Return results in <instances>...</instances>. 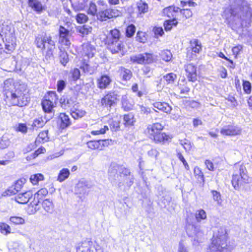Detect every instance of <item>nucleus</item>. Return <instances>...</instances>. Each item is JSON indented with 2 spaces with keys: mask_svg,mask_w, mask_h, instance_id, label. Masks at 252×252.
Listing matches in <instances>:
<instances>
[{
  "mask_svg": "<svg viewBox=\"0 0 252 252\" xmlns=\"http://www.w3.org/2000/svg\"><path fill=\"white\" fill-rule=\"evenodd\" d=\"M231 247L228 244L227 236L225 229L220 228L218 234L214 236L208 252H231Z\"/></svg>",
  "mask_w": 252,
  "mask_h": 252,
  "instance_id": "obj_3",
  "label": "nucleus"
},
{
  "mask_svg": "<svg viewBox=\"0 0 252 252\" xmlns=\"http://www.w3.org/2000/svg\"><path fill=\"white\" fill-rule=\"evenodd\" d=\"M122 107L125 111H129L132 109L133 104L129 102L126 95H123L122 97Z\"/></svg>",
  "mask_w": 252,
  "mask_h": 252,
  "instance_id": "obj_38",
  "label": "nucleus"
},
{
  "mask_svg": "<svg viewBox=\"0 0 252 252\" xmlns=\"http://www.w3.org/2000/svg\"><path fill=\"white\" fill-rule=\"evenodd\" d=\"M60 63L63 66H65L68 62V54L64 50L60 49Z\"/></svg>",
  "mask_w": 252,
  "mask_h": 252,
  "instance_id": "obj_42",
  "label": "nucleus"
},
{
  "mask_svg": "<svg viewBox=\"0 0 252 252\" xmlns=\"http://www.w3.org/2000/svg\"><path fill=\"white\" fill-rule=\"evenodd\" d=\"M120 166L116 163H112L108 169V178L111 182H114L116 180H120L119 179V175L118 171L120 170Z\"/></svg>",
  "mask_w": 252,
  "mask_h": 252,
  "instance_id": "obj_16",
  "label": "nucleus"
},
{
  "mask_svg": "<svg viewBox=\"0 0 252 252\" xmlns=\"http://www.w3.org/2000/svg\"><path fill=\"white\" fill-rule=\"evenodd\" d=\"M25 179H20L17 180L16 183L10 187L5 192L6 195H11L18 192L22 188L24 184Z\"/></svg>",
  "mask_w": 252,
  "mask_h": 252,
  "instance_id": "obj_21",
  "label": "nucleus"
},
{
  "mask_svg": "<svg viewBox=\"0 0 252 252\" xmlns=\"http://www.w3.org/2000/svg\"><path fill=\"white\" fill-rule=\"evenodd\" d=\"M69 175V170L67 168H63L60 171L57 180L60 182H62L66 179Z\"/></svg>",
  "mask_w": 252,
  "mask_h": 252,
  "instance_id": "obj_37",
  "label": "nucleus"
},
{
  "mask_svg": "<svg viewBox=\"0 0 252 252\" xmlns=\"http://www.w3.org/2000/svg\"><path fill=\"white\" fill-rule=\"evenodd\" d=\"M194 242L193 244H195V242L196 243H200L202 242V237L203 236V233L200 231H197L196 230H194Z\"/></svg>",
  "mask_w": 252,
  "mask_h": 252,
  "instance_id": "obj_63",
  "label": "nucleus"
},
{
  "mask_svg": "<svg viewBox=\"0 0 252 252\" xmlns=\"http://www.w3.org/2000/svg\"><path fill=\"white\" fill-rule=\"evenodd\" d=\"M180 144L183 147L186 152L189 151L192 147L191 143L188 140L185 139L180 141Z\"/></svg>",
  "mask_w": 252,
  "mask_h": 252,
  "instance_id": "obj_60",
  "label": "nucleus"
},
{
  "mask_svg": "<svg viewBox=\"0 0 252 252\" xmlns=\"http://www.w3.org/2000/svg\"><path fill=\"white\" fill-rule=\"evenodd\" d=\"M178 22L175 19L169 20L165 21L164 23V29L166 31H169L173 26L177 25Z\"/></svg>",
  "mask_w": 252,
  "mask_h": 252,
  "instance_id": "obj_46",
  "label": "nucleus"
},
{
  "mask_svg": "<svg viewBox=\"0 0 252 252\" xmlns=\"http://www.w3.org/2000/svg\"><path fill=\"white\" fill-rule=\"evenodd\" d=\"M121 33L119 30L114 29L110 31L107 36L106 41L121 40Z\"/></svg>",
  "mask_w": 252,
  "mask_h": 252,
  "instance_id": "obj_28",
  "label": "nucleus"
},
{
  "mask_svg": "<svg viewBox=\"0 0 252 252\" xmlns=\"http://www.w3.org/2000/svg\"><path fill=\"white\" fill-rule=\"evenodd\" d=\"M242 129L240 127L234 125H227L222 126L220 133L224 136H236L241 133Z\"/></svg>",
  "mask_w": 252,
  "mask_h": 252,
  "instance_id": "obj_11",
  "label": "nucleus"
},
{
  "mask_svg": "<svg viewBox=\"0 0 252 252\" xmlns=\"http://www.w3.org/2000/svg\"><path fill=\"white\" fill-rule=\"evenodd\" d=\"M180 8L174 6H170L163 10V14L169 18H174L179 11Z\"/></svg>",
  "mask_w": 252,
  "mask_h": 252,
  "instance_id": "obj_26",
  "label": "nucleus"
},
{
  "mask_svg": "<svg viewBox=\"0 0 252 252\" xmlns=\"http://www.w3.org/2000/svg\"><path fill=\"white\" fill-rule=\"evenodd\" d=\"M118 95L114 91L109 92L101 99V104L102 106L110 109L117 103Z\"/></svg>",
  "mask_w": 252,
  "mask_h": 252,
  "instance_id": "obj_9",
  "label": "nucleus"
},
{
  "mask_svg": "<svg viewBox=\"0 0 252 252\" xmlns=\"http://www.w3.org/2000/svg\"><path fill=\"white\" fill-rule=\"evenodd\" d=\"M49 98H45L42 101L41 105L44 112L52 114L53 112V108L55 107L54 102H56L57 95L55 92H51L49 94Z\"/></svg>",
  "mask_w": 252,
  "mask_h": 252,
  "instance_id": "obj_8",
  "label": "nucleus"
},
{
  "mask_svg": "<svg viewBox=\"0 0 252 252\" xmlns=\"http://www.w3.org/2000/svg\"><path fill=\"white\" fill-rule=\"evenodd\" d=\"M124 121L125 125L127 126H132L135 122V119L134 115L132 113H129L124 116Z\"/></svg>",
  "mask_w": 252,
  "mask_h": 252,
  "instance_id": "obj_34",
  "label": "nucleus"
},
{
  "mask_svg": "<svg viewBox=\"0 0 252 252\" xmlns=\"http://www.w3.org/2000/svg\"><path fill=\"white\" fill-rule=\"evenodd\" d=\"M70 74L71 75V77L73 81H77L80 78V70L77 68H74L71 70Z\"/></svg>",
  "mask_w": 252,
  "mask_h": 252,
  "instance_id": "obj_58",
  "label": "nucleus"
},
{
  "mask_svg": "<svg viewBox=\"0 0 252 252\" xmlns=\"http://www.w3.org/2000/svg\"><path fill=\"white\" fill-rule=\"evenodd\" d=\"M108 49L112 54L118 53L119 51H123L125 47L124 42L122 40H114L106 41Z\"/></svg>",
  "mask_w": 252,
  "mask_h": 252,
  "instance_id": "obj_14",
  "label": "nucleus"
},
{
  "mask_svg": "<svg viewBox=\"0 0 252 252\" xmlns=\"http://www.w3.org/2000/svg\"><path fill=\"white\" fill-rule=\"evenodd\" d=\"M3 90L7 98L10 97L16 105L21 104V100L23 105H26L30 101L26 97V85L14 83L13 80L9 78L3 82Z\"/></svg>",
  "mask_w": 252,
  "mask_h": 252,
  "instance_id": "obj_2",
  "label": "nucleus"
},
{
  "mask_svg": "<svg viewBox=\"0 0 252 252\" xmlns=\"http://www.w3.org/2000/svg\"><path fill=\"white\" fill-rule=\"evenodd\" d=\"M110 128L112 131H117L120 128L119 122L118 121L110 119L108 121Z\"/></svg>",
  "mask_w": 252,
  "mask_h": 252,
  "instance_id": "obj_51",
  "label": "nucleus"
},
{
  "mask_svg": "<svg viewBox=\"0 0 252 252\" xmlns=\"http://www.w3.org/2000/svg\"><path fill=\"white\" fill-rule=\"evenodd\" d=\"M81 52L82 56H86L88 58H92L95 52V49L90 43H84L82 45Z\"/></svg>",
  "mask_w": 252,
  "mask_h": 252,
  "instance_id": "obj_20",
  "label": "nucleus"
},
{
  "mask_svg": "<svg viewBox=\"0 0 252 252\" xmlns=\"http://www.w3.org/2000/svg\"><path fill=\"white\" fill-rule=\"evenodd\" d=\"M120 171H121V174L119 175V177L121 178H126L127 179L128 176H132L130 175L129 170L127 168H122L120 167Z\"/></svg>",
  "mask_w": 252,
  "mask_h": 252,
  "instance_id": "obj_62",
  "label": "nucleus"
},
{
  "mask_svg": "<svg viewBox=\"0 0 252 252\" xmlns=\"http://www.w3.org/2000/svg\"><path fill=\"white\" fill-rule=\"evenodd\" d=\"M211 193L212 195L214 201L216 202L218 205H220L222 202L220 193L216 190H211Z\"/></svg>",
  "mask_w": 252,
  "mask_h": 252,
  "instance_id": "obj_40",
  "label": "nucleus"
},
{
  "mask_svg": "<svg viewBox=\"0 0 252 252\" xmlns=\"http://www.w3.org/2000/svg\"><path fill=\"white\" fill-rule=\"evenodd\" d=\"M163 79L166 84H173L177 79V75L174 73H169L164 75Z\"/></svg>",
  "mask_w": 252,
  "mask_h": 252,
  "instance_id": "obj_36",
  "label": "nucleus"
},
{
  "mask_svg": "<svg viewBox=\"0 0 252 252\" xmlns=\"http://www.w3.org/2000/svg\"><path fill=\"white\" fill-rule=\"evenodd\" d=\"M14 130L16 132H20L23 134L27 132L28 127L25 124L18 123L13 126Z\"/></svg>",
  "mask_w": 252,
  "mask_h": 252,
  "instance_id": "obj_39",
  "label": "nucleus"
},
{
  "mask_svg": "<svg viewBox=\"0 0 252 252\" xmlns=\"http://www.w3.org/2000/svg\"><path fill=\"white\" fill-rule=\"evenodd\" d=\"M130 61L139 64H149L152 63L155 58L152 54L145 53L130 57Z\"/></svg>",
  "mask_w": 252,
  "mask_h": 252,
  "instance_id": "obj_10",
  "label": "nucleus"
},
{
  "mask_svg": "<svg viewBox=\"0 0 252 252\" xmlns=\"http://www.w3.org/2000/svg\"><path fill=\"white\" fill-rule=\"evenodd\" d=\"M59 119L61 121L60 126L63 129L71 125L70 119L65 113H61L59 116Z\"/></svg>",
  "mask_w": 252,
  "mask_h": 252,
  "instance_id": "obj_29",
  "label": "nucleus"
},
{
  "mask_svg": "<svg viewBox=\"0 0 252 252\" xmlns=\"http://www.w3.org/2000/svg\"><path fill=\"white\" fill-rule=\"evenodd\" d=\"M119 72L120 76L124 81H126L129 80L132 76L131 71L124 67H121L119 69Z\"/></svg>",
  "mask_w": 252,
  "mask_h": 252,
  "instance_id": "obj_31",
  "label": "nucleus"
},
{
  "mask_svg": "<svg viewBox=\"0 0 252 252\" xmlns=\"http://www.w3.org/2000/svg\"><path fill=\"white\" fill-rule=\"evenodd\" d=\"M148 4L143 0H139L136 3V13L137 17L143 18L144 15L148 12Z\"/></svg>",
  "mask_w": 252,
  "mask_h": 252,
  "instance_id": "obj_18",
  "label": "nucleus"
},
{
  "mask_svg": "<svg viewBox=\"0 0 252 252\" xmlns=\"http://www.w3.org/2000/svg\"><path fill=\"white\" fill-rule=\"evenodd\" d=\"M124 180V183L120 182L118 184L119 187H121L122 185H125L126 187L129 188L130 187L133 182V176H128L127 179L126 178H122Z\"/></svg>",
  "mask_w": 252,
  "mask_h": 252,
  "instance_id": "obj_52",
  "label": "nucleus"
},
{
  "mask_svg": "<svg viewBox=\"0 0 252 252\" xmlns=\"http://www.w3.org/2000/svg\"><path fill=\"white\" fill-rule=\"evenodd\" d=\"M42 206L44 210L47 212L51 213L53 211V203L48 199H46L43 201Z\"/></svg>",
  "mask_w": 252,
  "mask_h": 252,
  "instance_id": "obj_43",
  "label": "nucleus"
},
{
  "mask_svg": "<svg viewBox=\"0 0 252 252\" xmlns=\"http://www.w3.org/2000/svg\"><path fill=\"white\" fill-rule=\"evenodd\" d=\"M135 27L133 24L128 26L126 29V34L128 37H131L135 32Z\"/></svg>",
  "mask_w": 252,
  "mask_h": 252,
  "instance_id": "obj_55",
  "label": "nucleus"
},
{
  "mask_svg": "<svg viewBox=\"0 0 252 252\" xmlns=\"http://www.w3.org/2000/svg\"><path fill=\"white\" fill-rule=\"evenodd\" d=\"M61 107L65 109L71 110V108H74L76 105V98L75 96H63L60 98V100Z\"/></svg>",
  "mask_w": 252,
  "mask_h": 252,
  "instance_id": "obj_13",
  "label": "nucleus"
},
{
  "mask_svg": "<svg viewBox=\"0 0 252 252\" xmlns=\"http://www.w3.org/2000/svg\"><path fill=\"white\" fill-rule=\"evenodd\" d=\"M113 11L110 9H107L99 11L97 15V18L98 20L103 22L105 21L114 16Z\"/></svg>",
  "mask_w": 252,
  "mask_h": 252,
  "instance_id": "obj_22",
  "label": "nucleus"
},
{
  "mask_svg": "<svg viewBox=\"0 0 252 252\" xmlns=\"http://www.w3.org/2000/svg\"><path fill=\"white\" fill-rule=\"evenodd\" d=\"M109 130L108 126L107 125H101V127L97 130H92L91 134L94 135L103 134Z\"/></svg>",
  "mask_w": 252,
  "mask_h": 252,
  "instance_id": "obj_45",
  "label": "nucleus"
},
{
  "mask_svg": "<svg viewBox=\"0 0 252 252\" xmlns=\"http://www.w3.org/2000/svg\"><path fill=\"white\" fill-rule=\"evenodd\" d=\"M32 9L38 14H40L46 9V5L37 0H32Z\"/></svg>",
  "mask_w": 252,
  "mask_h": 252,
  "instance_id": "obj_32",
  "label": "nucleus"
},
{
  "mask_svg": "<svg viewBox=\"0 0 252 252\" xmlns=\"http://www.w3.org/2000/svg\"><path fill=\"white\" fill-rule=\"evenodd\" d=\"M66 85V81L63 80H59L57 83V89L59 93H61Z\"/></svg>",
  "mask_w": 252,
  "mask_h": 252,
  "instance_id": "obj_59",
  "label": "nucleus"
},
{
  "mask_svg": "<svg viewBox=\"0 0 252 252\" xmlns=\"http://www.w3.org/2000/svg\"><path fill=\"white\" fill-rule=\"evenodd\" d=\"M108 144V142L104 140H92L88 141L87 143L89 148L92 150L98 149L100 150H102L103 148L107 146Z\"/></svg>",
  "mask_w": 252,
  "mask_h": 252,
  "instance_id": "obj_19",
  "label": "nucleus"
},
{
  "mask_svg": "<svg viewBox=\"0 0 252 252\" xmlns=\"http://www.w3.org/2000/svg\"><path fill=\"white\" fill-rule=\"evenodd\" d=\"M186 75L189 81L194 82L197 80L196 67L192 63L185 65Z\"/></svg>",
  "mask_w": 252,
  "mask_h": 252,
  "instance_id": "obj_15",
  "label": "nucleus"
},
{
  "mask_svg": "<svg viewBox=\"0 0 252 252\" xmlns=\"http://www.w3.org/2000/svg\"><path fill=\"white\" fill-rule=\"evenodd\" d=\"M234 168V172L232 175L231 183L234 188L238 190L242 186L249 183V177L244 165L235 164Z\"/></svg>",
  "mask_w": 252,
  "mask_h": 252,
  "instance_id": "obj_5",
  "label": "nucleus"
},
{
  "mask_svg": "<svg viewBox=\"0 0 252 252\" xmlns=\"http://www.w3.org/2000/svg\"><path fill=\"white\" fill-rule=\"evenodd\" d=\"M97 9L96 4L93 1H91L89 4V8L88 9V13L92 16L96 15L97 13Z\"/></svg>",
  "mask_w": 252,
  "mask_h": 252,
  "instance_id": "obj_54",
  "label": "nucleus"
},
{
  "mask_svg": "<svg viewBox=\"0 0 252 252\" xmlns=\"http://www.w3.org/2000/svg\"><path fill=\"white\" fill-rule=\"evenodd\" d=\"M229 5L225 9L223 16L227 20L240 21L238 26L248 27L251 23L252 10L244 0H229Z\"/></svg>",
  "mask_w": 252,
  "mask_h": 252,
  "instance_id": "obj_1",
  "label": "nucleus"
},
{
  "mask_svg": "<svg viewBox=\"0 0 252 252\" xmlns=\"http://www.w3.org/2000/svg\"><path fill=\"white\" fill-rule=\"evenodd\" d=\"M72 7L76 11L84 10L87 6L88 0H70Z\"/></svg>",
  "mask_w": 252,
  "mask_h": 252,
  "instance_id": "obj_23",
  "label": "nucleus"
},
{
  "mask_svg": "<svg viewBox=\"0 0 252 252\" xmlns=\"http://www.w3.org/2000/svg\"><path fill=\"white\" fill-rule=\"evenodd\" d=\"M59 42L63 45L69 47L71 43L69 38V31L63 26H60L59 29Z\"/></svg>",
  "mask_w": 252,
  "mask_h": 252,
  "instance_id": "obj_12",
  "label": "nucleus"
},
{
  "mask_svg": "<svg viewBox=\"0 0 252 252\" xmlns=\"http://www.w3.org/2000/svg\"><path fill=\"white\" fill-rule=\"evenodd\" d=\"M10 221L16 224V225H21L23 224L25 222V219L23 218L17 216L11 217L9 219Z\"/></svg>",
  "mask_w": 252,
  "mask_h": 252,
  "instance_id": "obj_49",
  "label": "nucleus"
},
{
  "mask_svg": "<svg viewBox=\"0 0 252 252\" xmlns=\"http://www.w3.org/2000/svg\"><path fill=\"white\" fill-rule=\"evenodd\" d=\"M192 51L195 53H199L201 50V43L198 40L191 42Z\"/></svg>",
  "mask_w": 252,
  "mask_h": 252,
  "instance_id": "obj_47",
  "label": "nucleus"
},
{
  "mask_svg": "<svg viewBox=\"0 0 252 252\" xmlns=\"http://www.w3.org/2000/svg\"><path fill=\"white\" fill-rule=\"evenodd\" d=\"M86 114L85 110L75 108L71 109V115L74 119H77L84 117Z\"/></svg>",
  "mask_w": 252,
  "mask_h": 252,
  "instance_id": "obj_33",
  "label": "nucleus"
},
{
  "mask_svg": "<svg viewBox=\"0 0 252 252\" xmlns=\"http://www.w3.org/2000/svg\"><path fill=\"white\" fill-rule=\"evenodd\" d=\"M34 43L38 48L41 49L43 53H45L47 59L53 56L55 44L50 36H47L45 33L38 35L36 37Z\"/></svg>",
  "mask_w": 252,
  "mask_h": 252,
  "instance_id": "obj_4",
  "label": "nucleus"
},
{
  "mask_svg": "<svg viewBox=\"0 0 252 252\" xmlns=\"http://www.w3.org/2000/svg\"><path fill=\"white\" fill-rule=\"evenodd\" d=\"M194 174L199 181L204 182V175L200 168L195 167L194 168Z\"/></svg>",
  "mask_w": 252,
  "mask_h": 252,
  "instance_id": "obj_56",
  "label": "nucleus"
},
{
  "mask_svg": "<svg viewBox=\"0 0 252 252\" xmlns=\"http://www.w3.org/2000/svg\"><path fill=\"white\" fill-rule=\"evenodd\" d=\"M45 124V122L41 117L35 119L32 123V129L42 127Z\"/></svg>",
  "mask_w": 252,
  "mask_h": 252,
  "instance_id": "obj_48",
  "label": "nucleus"
},
{
  "mask_svg": "<svg viewBox=\"0 0 252 252\" xmlns=\"http://www.w3.org/2000/svg\"><path fill=\"white\" fill-rule=\"evenodd\" d=\"M44 179V176L42 174H35L32 178V185H37L39 181H43Z\"/></svg>",
  "mask_w": 252,
  "mask_h": 252,
  "instance_id": "obj_61",
  "label": "nucleus"
},
{
  "mask_svg": "<svg viewBox=\"0 0 252 252\" xmlns=\"http://www.w3.org/2000/svg\"><path fill=\"white\" fill-rule=\"evenodd\" d=\"M153 106L155 108L167 114L170 113L172 110L171 106L165 102H156L153 104Z\"/></svg>",
  "mask_w": 252,
  "mask_h": 252,
  "instance_id": "obj_25",
  "label": "nucleus"
},
{
  "mask_svg": "<svg viewBox=\"0 0 252 252\" xmlns=\"http://www.w3.org/2000/svg\"><path fill=\"white\" fill-rule=\"evenodd\" d=\"M112 79L109 75H102L96 80L97 87L101 90L105 89L110 85Z\"/></svg>",
  "mask_w": 252,
  "mask_h": 252,
  "instance_id": "obj_17",
  "label": "nucleus"
},
{
  "mask_svg": "<svg viewBox=\"0 0 252 252\" xmlns=\"http://www.w3.org/2000/svg\"><path fill=\"white\" fill-rule=\"evenodd\" d=\"M76 20L78 23H85L88 21V17L84 13H80L76 15Z\"/></svg>",
  "mask_w": 252,
  "mask_h": 252,
  "instance_id": "obj_53",
  "label": "nucleus"
},
{
  "mask_svg": "<svg viewBox=\"0 0 252 252\" xmlns=\"http://www.w3.org/2000/svg\"><path fill=\"white\" fill-rule=\"evenodd\" d=\"M47 136L48 130H45L40 132L38 135V137L35 141V143L37 142L38 141L39 142H44L47 141L48 139Z\"/></svg>",
  "mask_w": 252,
  "mask_h": 252,
  "instance_id": "obj_50",
  "label": "nucleus"
},
{
  "mask_svg": "<svg viewBox=\"0 0 252 252\" xmlns=\"http://www.w3.org/2000/svg\"><path fill=\"white\" fill-rule=\"evenodd\" d=\"M0 230L1 233L4 235H7L10 233V227L8 224L5 223L0 222Z\"/></svg>",
  "mask_w": 252,
  "mask_h": 252,
  "instance_id": "obj_57",
  "label": "nucleus"
},
{
  "mask_svg": "<svg viewBox=\"0 0 252 252\" xmlns=\"http://www.w3.org/2000/svg\"><path fill=\"white\" fill-rule=\"evenodd\" d=\"M91 241H85L76 247V252H91Z\"/></svg>",
  "mask_w": 252,
  "mask_h": 252,
  "instance_id": "obj_30",
  "label": "nucleus"
},
{
  "mask_svg": "<svg viewBox=\"0 0 252 252\" xmlns=\"http://www.w3.org/2000/svg\"><path fill=\"white\" fill-rule=\"evenodd\" d=\"M92 28L88 25H83L79 26L77 28V31L82 34V36L88 34L92 32Z\"/></svg>",
  "mask_w": 252,
  "mask_h": 252,
  "instance_id": "obj_41",
  "label": "nucleus"
},
{
  "mask_svg": "<svg viewBox=\"0 0 252 252\" xmlns=\"http://www.w3.org/2000/svg\"><path fill=\"white\" fill-rule=\"evenodd\" d=\"M14 33V29L12 25L2 24L0 31V38L4 36L6 41L8 42L5 44L6 48L9 51L13 50L16 45Z\"/></svg>",
  "mask_w": 252,
  "mask_h": 252,
  "instance_id": "obj_7",
  "label": "nucleus"
},
{
  "mask_svg": "<svg viewBox=\"0 0 252 252\" xmlns=\"http://www.w3.org/2000/svg\"><path fill=\"white\" fill-rule=\"evenodd\" d=\"M161 58L165 62L170 61L172 57V53L168 50L161 51L160 53Z\"/></svg>",
  "mask_w": 252,
  "mask_h": 252,
  "instance_id": "obj_44",
  "label": "nucleus"
},
{
  "mask_svg": "<svg viewBox=\"0 0 252 252\" xmlns=\"http://www.w3.org/2000/svg\"><path fill=\"white\" fill-rule=\"evenodd\" d=\"M163 128V126L160 123H156L148 125L147 128V132L149 137L156 142H165L171 138L165 133L161 132Z\"/></svg>",
  "mask_w": 252,
  "mask_h": 252,
  "instance_id": "obj_6",
  "label": "nucleus"
},
{
  "mask_svg": "<svg viewBox=\"0 0 252 252\" xmlns=\"http://www.w3.org/2000/svg\"><path fill=\"white\" fill-rule=\"evenodd\" d=\"M48 194V190L45 188H43L39 190L34 195V199L32 201V203L35 206H37L38 204L42 200L44 196Z\"/></svg>",
  "mask_w": 252,
  "mask_h": 252,
  "instance_id": "obj_27",
  "label": "nucleus"
},
{
  "mask_svg": "<svg viewBox=\"0 0 252 252\" xmlns=\"http://www.w3.org/2000/svg\"><path fill=\"white\" fill-rule=\"evenodd\" d=\"M195 218L197 222H201L207 218L206 213L203 209L197 210L195 213Z\"/></svg>",
  "mask_w": 252,
  "mask_h": 252,
  "instance_id": "obj_35",
  "label": "nucleus"
},
{
  "mask_svg": "<svg viewBox=\"0 0 252 252\" xmlns=\"http://www.w3.org/2000/svg\"><path fill=\"white\" fill-rule=\"evenodd\" d=\"M32 197V192L30 191L20 193L15 197V200L20 204L27 203Z\"/></svg>",
  "mask_w": 252,
  "mask_h": 252,
  "instance_id": "obj_24",
  "label": "nucleus"
},
{
  "mask_svg": "<svg viewBox=\"0 0 252 252\" xmlns=\"http://www.w3.org/2000/svg\"><path fill=\"white\" fill-rule=\"evenodd\" d=\"M137 40L141 43H145L147 41L146 33L142 32H138L136 36Z\"/></svg>",
  "mask_w": 252,
  "mask_h": 252,
  "instance_id": "obj_64",
  "label": "nucleus"
}]
</instances>
